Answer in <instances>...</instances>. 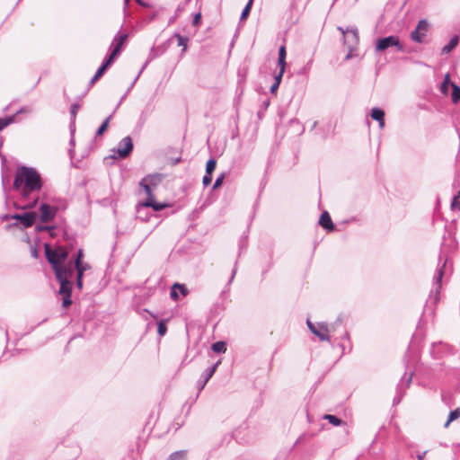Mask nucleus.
<instances>
[{
    "label": "nucleus",
    "mask_w": 460,
    "mask_h": 460,
    "mask_svg": "<svg viewBox=\"0 0 460 460\" xmlns=\"http://www.w3.org/2000/svg\"><path fill=\"white\" fill-rule=\"evenodd\" d=\"M41 188L40 175L34 168L22 166L17 170L13 189L20 191L22 198H28L31 192L40 190Z\"/></svg>",
    "instance_id": "f257e3e1"
},
{
    "label": "nucleus",
    "mask_w": 460,
    "mask_h": 460,
    "mask_svg": "<svg viewBox=\"0 0 460 460\" xmlns=\"http://www.w3.org/2000/svg\"><path fill=\"white\" fill-rule=\"evenodd\" d=\"M45 254L55 273L57 270L63 271L68 268H73L72 261H69L66 264L64 263L68 258V252L61 246H58L56 249H51L49 245L46 244Z\"/></svg>",
    "instance_id": "f03ea898"
},
{
    "label": "nucleus",
    "mask_w": 460,
    "mask_h": 460,
    "mask_svg": "<svg viewBox=\"0 0 460 460\" xmlns=\"http://www.w3.org/2000/svg\"><path fill=\"white\" fill-rule=\"evenodd\" d=\"M58 281L60 284L59 294L62 297V306L66 308L72 304L71 293H72V281L71 279L74 276V268H68L63 271H58L55 273Z\"/></svg>",
    "instance_id": "7ed1b4c3"
},
{
    "label": "nucleus",
    "mask_w": 460,
    "mask_h": 460,
    "mask_svg": "<svg viewBox=\"0 0 460 460\" xmlns=\"http://www.w3.org/2000/svg\"><path fill=\"white\" fill-rule=\"evenodd\" d=\"M391 47L396 48L398 51H404V46L401 43L399 37L396 35L378 38L376 41L375 49L376 52H383Z\"/></svg>",
    "instance_id": "20e7f679"
},
{
    "label": "nucleus",
    "mask_w": 460,
    "mask_h": 460,
    "mask_svg": "<svg viewBox=\"0 0 460 460\" xmlns=\"http://www.w3.org/2000/svg\"><path fill=\"white\" fill-rule=\"evenodd\" d=\"M168 207L166 203L155 202L154 199H147L146 201L139 203L137 207V217L141 221H146V217H142V212L148 208H152L154 211H160Z\"/></svg>",
    "instance_id": "39448f33"
},
{
    "label": "nucleus",
    "mask_w": 460,
    "mask_h": 460,
    "mask_svg": "<svg viewBox=\"0 0 460 460\" xmlns=\"http://www.w3.org/2000/svg\"><path fill=\"white\" fill-rule=\"evenodd\" d=\"M133 143L130 137H123L117 148L113 149L114 157L116 158H126L132 152Z\"/></svg>",
    "instance_id": "423d86ee"
},
{
    "label": "nucleus",
    "mask_w": 460,
    "mask_h": 460,
    "mask_svg": "<svg viewBox=\"0 0 460 460\" xmlns=\"http://www.w3.org/2000/svg\"><path fill=\"white\" fill-rule=\"evenodd\" d=\"M429 23L426 20H420L415 30L411 32V40L417 43H423L426 37V32L428 31Z\"/></svg>",
    "instance_id": "0eeeda50"
},
{
    "label": "nucleus",
    "mask_w": 460,
    "mask_h": 460,
    "mask_svg": "<svg viewBox=\"0 0 460 460\" xmlns=\"http://www.w3.org/2000/svg\"><path fill=\"white\" fill-rule=\"evenodd\" d=\"M11 218L19 221L24 228H29L34 224V222L37 218V214H36V212H25L23 214H13V215H11Z\"/></svg>",
    "instance_id": "6e6552de"
},
{
    "label": "nucleus",
    "mask_w": 460,
    "mask_h": 460,
    "mask_svg": "<svg viewBox=\"0 0 460 460\" xmlns=\"http://www.w3.org/2000/svg\"><path fill=\"white\" fill-rule=\"evenodd\" d=\"M309 330L316 335L321 341H329L328 327L325 323H320L319 328H316L309 320L306 322Z\"/></svg>",
    "instance_id": "1a4fd4ad"
},
{
    "label": "nucleus",
    "mask_w": 460,
    "mask_h": 460,
    "mask_svg": "<svg viewBox=\"0 0 460 460\" xmlns=\"http://www.w3.org/2000/svg\"><path fill=\"white\" fill-rule=\"evenodd\" d=\"M40 220L44 223L49 222L54 219L57 214V208L46 203H42L40 207Z\"/></svg>",
    "instance_id": "9d476101"
},
{
    "label": "nucleus",
    "mask_w": 460,
    "mask_h": 460,
    "mask_svg": "<svg viewBox=\"0 0 460 460\" xmlns=\"http://www.w3.org/2000/svg\"><path fill=\"white\" fill-rule=\"evenodd\" d=\"M128 38V34L124 33L121 35H118L114 38L112 41V46H114L113 50L111 51V55L109 56L108 59H111L112 62L113 59L116 58V56L120 52L121 47L124 44Z\"/></svg>",
    "instance_id": "9b49d317"
},
{
    "label": "nucleus",
    "mask_w": 460,
    "mask_h": 460,
    "mask_svg": "<svg viewBox=\"0 0 460 460\" xmlns=\"http://www.w3.org/2000/svg\"><path fill=\"white\" fill-rule=\"evenodd\" d=\"M139 185L145 190L147 199H154L153 192H152V185L155 186V177L154 176H147L141 180L139 182Z\"/></svg>",
    "instance_id": "f8f14e48"
},
{
    "label": "nucleus",
    "mask_w": 460,
    "mask_h": 460,
    "mask_svg": "<svg viewBox=\"0 0 460 460\" xmlns=\"http://www.w3.org/2000/svg\"><path fill=\"white\" fill-rule=\"evenodd\" d=\"M319 224L322 226L323 228L332 231L334 230V225L332 221V218L327 211H324L319 219Z\"/></svg>",
    "instance_id": "ddd939ff"
},
{
    "label": "nucleus",
    "mask_w": 460,
    "mask_h": 460,
    "mask_svg": "<svg viewBox=\"0 0 460 460\" xmlns=\"http://www.w3.org/2000/svg\"><path fill=\"white\" fill-rule=\"evenodd\" d=\"M112 62L111 61V59H107L103 62V64L97 69L94 75L90 80V82H89L90 86L93 85L99 80V78L103 75L105 70L108 68V66Z\"/></svg>",
    "instance_id": "4468645a"
},
{
    "label": "nucleus",
    "mask_w": 460,
    "mask_h": 460,
    "mask_svg": "<svg viewBox=\"0 0 460 460\" xmlns=\"http://www.w3.org/2000/svg\"><path fill=\"white\" fill-rule=\"evenodd\" d=\"M371 118L379 123V127L383 128L385 127V112L383 110L375 107L371 111Z\"/></svg>",
    "instance_id": "2eb2a0df"
},
{
    "label": "nucleus",
    "mask_w": 460,
    "mask_h": 460,
    "mask_svg": "<svg viewBox=\"0 0 460 460\" xmlns=\"http://www.w3.org/2000/svg\"><path fill=\"white\" fill-rule=\"evenodd\" d=\"M218 364H219V362L216 363L213 367H208L205 370V372L202 375L203 380H202V385L200 386V390H202L205 387L208 381L213 376Z\"/></svg>",
    "instance_id": "dca6fc26"
},
{
    "label": "nucleus",
    "mask_w": 460,
    "mask_h": 460,
    "mask_svg": "<svg viewBox=\"0 0 460 460\" xmlns=\"http://www.w3.org/2000/svg\"><path fill=\"white\" fill-rule=\"evenodd\" d=\"M458 41H459L458 36H454L453 38H451L449 42L443 47L442 54H447V53L451 52L456 47V45L458 44Z\"/></svg>",
    "instance_id": "f3484780"
},
{
    "label": "nucleus",
    "mask_w": 460,
    "mask_h": 460,
    "mask_svg": "<svg viewBox=\"0 0 460 460\" xmlns=\"http://www.w3.org/2000/svg\"><path fill=\"white\" fill-rule=\"evenodd\" d=\"M446 266V261L442 264V266L438 270L437 273L434 276V283L437 285V291L438 292L439 288H441V279L444 275V268Z\"/></svg>",
    "instance_id": "a211bd4d"
},
{
    "label": "nucleus",
    "mask_w": 460,
    "mask_h": 460,
    "mask_svg": "<svg viewBox=\"0 0 460 460\" xmlns=\"http://www.w3.org/2000/svg\"><path fill=\"white\" fill-rule=\"evenodd\" d=\"M173 37L176 38L178 46L182 47V52H185L187 49L189 39L179 33H175Z\"/></svg>",
    "instance_id": "6ab92c4d"
},
{
    "label": "nucleus",
    "mask_w": 460,
    "mask_h": 460,
    "mask_svg": "<svg viewBox=\"0 0 460 460\" xmlns=\"http://www.w3.org/2000/svg\"><path fill=\"white\" fill-rule=\"evenodd\" d=\"M187 458V451L186 450H180L172 453L167 460H186Z\"/></svg>",
    "instance_id": "aec40b11"
},
{
    "label": "nucleus",
    "mask_w": 460,
    "mask_h": 460,
    "mask_svg": "<svg viewBox=\"0 0 460 460\" xmlns=\"http://www.w3.org/2000/svg\"><path fill=\"white\" fill-rule=\"evenodd\" d=\"M286 56H287L286 48H285V46H281L279 50V61H278L279 66L286 67Z\"/></svg>",
    "instance_id": "412c9836"
},
{
    "label": "nucleus",
    "mask_w": 460,
    "mask_h": 460,
    "mask_svg": "<svg viewBox=\"0 0 460 460\" xmlns=\"http://www.w3.org/2000/svg\"><path fill=\"white\" fill-rule=\"evenodd\" d=\"M451 84L452 83L450 82V75L449 74H447L440 86V91L443 94L447 95L448 93V88L449 85H451Z\"/></svg>",
    "instance_id": "4be33fe9"
},
{
    "label": "nucleus",
    "mask_w": 460,
    "mask_h": 460,
    "mask_svg": "<svg viewBox=\"0 0 460 460\" xmlns=\"http://www.w3.org/2000/svg\"><path fill=\"white\" fill-rule=\"evenodd\" d=\"M212 350L217 353H224L226 350V343L225 341H217L212 344Z\"/></svg>",
    "instance_id": "5701e85b"
},
{
    "label": "nucleus",
    "mask_w": 460,
    "mask_h": 460,
    "mask_svg": "<svg viewBox=\"0 0 460 460\" xmlns=\"http://www.w3.org/2000/svg\"><path fill=\"white\" fill-rule=\"evenodd\" d=\"M80 109V105L78 103H74L72 104L71 106V109H70V114H71V128H73L75 127V118H76V114L78 112Z\"/></svg>",
    "instance_id": "b1692460"
},
{
    "label": "nucleus",
    "mask_w": 460,
    "mask_h": 460,
    "mask_svg": "<svg viewBox=\"0 0 460 460\" xmlns=\"http://www.w3.org/2000/svg\"><path fill=\"white\" fill-rule=\"evenodd\" d=\"M451 86L453 88L452 102L457 103L460 101V86L455 84H451Z\"/></svg>",
    "instance_id": "393cba45"
},
{
    "label": "nucleus",
    "mask_w": 460,
    "mask_h": 460,
    "mask_svg": "<svg viewBox=\"0 0 460 460\" xmlns=\"http://www.w3.org/2000/svg\"><path fill=\"white\" fill-rule=\"evenodd\" d=\"M323 419L327 420L333 426H340L342 423V420L335 415L326 414L323 416Z\"/></svg>",
    "instance_id": "a878e982"
},
{
    "label": "nucleus",
    "mask_w": 460,
    "mask_h": 460,
    "mask_svg": "<svg viewBox=\"0 0 460 460\" xmlns=\"http://www.w3.org/2000/svg\"><path fill=\"white\" fill-rule=\"evenodd\" d=\"M459 417H460V409H456V410L450 411L448 420L445 423V427L447 428L451 421L456 420Z\"/></svg>",
    "instance_id": "bb28decb"
},
{
    "label": "nucleus",
    "mask_w": 460,
    "mask_h": 460,
    "mask_svg": "<svg viewBox=\"0 0 460 460\" xmlns=\"http://www.w3.org/2000/svg\"><path fill=\"white\" fill-rule=\"evenodd\" d=\"M14 120V116H9L4 119H0V130L4 129L8 125L13 123Z\"/></svg>",
    "instance_id": "cd10ccee"
},
{
    "label": "nucleus",
    "mask_w": 460,
    "mask_h": 460,
    "mask_svg": "<svg viewBox=\"0 0 460 460\" xmlns=\"http://www.w3.org/2000/svg\"><path fill=\"white\" fill-rule=\"evenodd\" d=\"M111 116H109L103 122L102 124L99 127V128L97 129L96 131V137H99V136H102L104 131L107 129L108 126H109V122L111 120Z\"/></svg>",
    "instance_id": "c85d7f7f"
},
{
    "label": "nucleus",
    "mask_w": 460,
    "mask_h": 460,
    "mask_svg": "<svg viewBox=\"0 0 460 460\" xmlns=\"http://www.w3.org/2000/svg\"><path fill=\"white\" fill-rule=\"evenodd\" d=\"M217 162L215 159L211 158L207 162L206 164V172L207 174H212L214 170L216 169Z\"/></svg>",
    "instance_id": "c756f323"
},
{
    "label": "nucleus",
    "mask_w": 460,
    "mask_h": 460,
    "mask_svg": "<svg viewBox=\"0 0 460 460\" xmlns=\"http://www.w3.org/2000/svg\"><path fill=\"white\" fill-rule=\"evenodd\" d=\"M451 208L453 210H460V190L454 196L451 202Z\"/></svg>",
    "instance_id": "7c9ffc66"
},
{
    "label": "nucleus",
    "mask_w": 460,
    "mask_h": 460,
    "mask_svg": "<svg viewBox=\"0 0 460 460\" xmlns=\"http://www.w3.org/2000/svg\"><path fill=\"white\" fill-rule=\"evenodd\" d=\"M74 270H76V274H79L80 271L82 272V276H84V271L90 269V265L88 263H83L81 262L78 265L73 266Z\"/></svg>",
    "instance_id": "2f4dec72"
},
{
    "label": "nucleus",
    "mask_w": 460,
    "mask_h": 460,
    "mask_svg": "<svg viewBox=\"0 0 460 460\" xmlns=\"http://www.w3.org/2000/svg\"><path fill=\"white\" fill-rule=\"evenodd\" d=\"M253 0H249L246 4L245 7L243 8L242 13H241V20H245L247 16L249 15V13L251 11L252 5Z\"/></svg>",
    "instance_id": "473e14b6"
},
{
    "label": "nucleus",
    "mask_w": 460,
    "mask_h": 460,
    "mask_svg": "<svg viewBox=\"0 0 460 460\" xmlns=\"http://www.w3.org/2000/svg\"><path fill=\"white\" fill-rule=\"evenodd\" d=\"M348 38L351 37L352 44H357L358 42V33L357 30L348 31Z\"/></svg>",
    "instance_id": "72a5a7b5"
},
{
    "label": "nucleus",
    "mask_w": 460,
    "mask_h": 460,
    "mask_svg": "<svg viewBox=\"0 0 460 460\" xmlns=\"http://www.w3.org/2000/svg\"><path fill=\"white\" fill-rule=\"evenodd\" d=\"M167 332V327L164 321H160L157 326V332L160 336H164Z\"/></svg>",
    "instance_id": "f704fd0d"
},
{
    "label": "nucleus",
    "mask_w": 460,
    "mask_h": 460,
    "mask_svg": "<svg viewBox=\"0 0 460 460\" xmlns=\"http://www.w3.org/2000/svg\"><path fill=\"white\" fill-rule=\"evenodd\" d=\"M174 288H177V290H179L183 296H188L189 290L187 289L185 285L174 283Z\"/></svg>",
    "instance_id": "c9c22d12"
},
{
    "label": "nucleus",
    "mask_w": 460,
    "mask_h": 460,
    "mask_svg": "<svg viewBox=\"0 0 460 460\" xmlns=\"http://www.w3.org/2000/svg\"><path fill=\"white\" fill-rule=\"evenodd\" d=\"M224 178H225V174H224V173H222L221 175H219V176L216 179V181H215V182H214V184H213V190H216V189H217L218 187H220V186L222 185L223 181H224Z\"/></svg>",
    "instance_id": "e433bc0d"
},
{
    "label": "nucleus",
    "mask_w": 460,
    "mask_h": 460,
    "mask_svg": "<svg viewBox=\"0 0 460 460\" xmlns=\"http://www.w3.org/2000/svg\"><path fill=\"white\" fill-rule=\"evenodd\" d=\"M170 297L173 301H177L179 299L178 290L177 288H174V284L171 288Z\"/></svg>",
    "instance_id": "4c0bfd02"
},
{
    "label": "nucleus",
    "mask_w": 460,
    "mask_h": 460,
    "mask_svg": "<svg viewBox=\"0 0 460 460\" xmlns=\"http://www.w3.org/2000/svg\"><path fill=\"white\" fill-rule=\"evenodd\" d=\"M285 68L284 66H279V72L278 75H275L274 79H275V83H278L279 84H280L281 82V79H282V76H283V74L285 72Z\"/></svg>",
    "instance_id": "58836bf2"
},
{
    "label": "nucleus",
    "mask_w": 460,
    "mask_h": 460,
    "mask_svg": "<svg viewBox=\"0 0 460 460\" xmlns=\"http://www.w3.org/2000/svg\"><path fill=\"white\" fill-rule=\"evenodd\" d=\"M212 181V177H211V174H205L203 176V179H202V183L204 186H208L211 183Z\"/></svg>",
    "instance_id": "ea45409f"
},
{
    "label": "nucleus",
    "mask_w": 460,
    "mask_h": 460,
    "mask_svg": "<svg viewBox=\"0 0 460 460\" xmlns=\"http://www.w3.org/2000/svg\"><path fill=\"white\" fill-rule=\"evenodd\" d=\"M83 258V250L79 249L76 254V257L75 259V265H78L82 262Z\"/></svg>",
    "instance_id": "a19ab883"
},
{
    "label": "nucleus",
    "mask_w": 460,
    "mask_h": 460,
    "mask_svg": "<svg viewBox=\"0 0 460 460\" xmlns=\"http://www.w3.org/2000/svg\"><path fill=\"white\" fill-rule=\"evenodd\" d=\"M76 287L79 289H82L83 288V276L81 271L79 274H76Z\"/></svg>",
    "instance_id": "79ce46f5"
},
{
    "label": "nucleus",
    "mask_w": 460,
    "mask_h": 460,
    "mask_svg": "<svg viewBox=\"0 0 460 460\" xmlns=\"http://www.w3.org/2000/svg\"><path fill=\"white\" fill-rule=\"evenodd\" d=\"M183 8L181 7V6H178L176 11H175V14L170 19V23L173 22L177 17L179 16V14L182 12Z\"/></svg>",
    "instance_id": "37998d69"
},
{
    "label": "nucleus",
    "mask_w": 460,
    "mask_h": 460,
    "mask_svg": "<svg viewBox=\"0 0 460 460\" xmlns=\"http://www.w3.org/2000/svg\"><path fill=\"white\" fill-rule=\"evenodd\" d=\"M200 19H201V14H200V13H196V14H195V16H194V18H193V22H192L193 25H194V26L199 25V22H200Z\"/></svg>",
    "instance_id": "c03bdc74"
},
{
    "label": "nucleus",
    "mask_w": 460,
    "mask_h": 460,
    "mask_svg": "<svg viewBox=\"0 0 460 460\" xmlns=\"http://www.w3.org/2000/svg\"><path fill=\"white\" fill-rule=\"evenodd\" d=\"M37 202H38V199H35L31 204H28V205L22 207V208H23V209L32 208L36 206ZM16 208H20L19 207H16Z\"/></svg>",
    "instance_id": "a18cd8bd"
},
{
    "label": "nucleus",
    "mask_w": 460,
    "mask_h": 460,
    "mask_svg": "<svg viewBox=\"0 0 460 460\" xmlns=\"http://www.w3.org/2000/svg\"><path fill=\"white\" fill-rule=\"evenodd\" d=\"M236 271H237V263L235 262L234 268V270H233V271H232L231 278H230V279H229V283H231V282L234 280V276H235V274H236Z\"/></svg>",
    "instance_id": "49530a36"
},
{
    "label": "nucleus",
    "mask_w": 460,
    "mask_h": 460,
    "mask_svg": "<svg viewBox=\"0 0 460 460\" xmlns=\"http://www.w3.org/2000/svg\"><path fill=\"white\" fill-rule=\"evenodd\" d=\"M279 84L278 83H275L270 86V93H274L277 89L279 88Z\"/></svg>",
    "instance_id": "de8ad7c7"
},
{
    "label": "nucleus",
    "mask_w": 460,
    "mask_h": 460,
    "mask_svg": "<svg viewBox=\"0 0 460 460\" xmlns=\"http://www.w3.org/2000/svg\"><path fill=\"white\" fill-rule=\"evenodd\" d=\"M351 57H352V55H351V47H349V52L345 57V60H349V58H351Z\"/></svg>",
    "instance_id": "09e8293b"
},
{
    "label": "nucleus",
    "mask_w": 460,
    "mask_h": 460,
    "mask_svg": "<svg viewBox=\"0 0 460 460\" xmlns=\"http://www.w3.org/2000/svg\"><path fill=\"white\" fill-rule=\"evenodd\" d=\"M31 255L35 258L38 256V252L36 248L31 250Z\"/></svg>",
    "instance_id": "8fccbe9b"
},
{
    "label": "nucleus",
    "mask_w": 460,
    "mask_h": 460,
    "mask_svg": "<svg viewBox=\"0 0 460 460\" xmlns=\"http://www.w3.org/2000/svg\"><path fill=\"white\" fill-rule=\"evenodd\" d=\"M23 111L29 112L30 110L28 108L24 107V108H22L20 111H18L17 113H21V112H23Z\"/></svg>",
    "instance_id": "3c124183"
},
{
    "label": "nucleus",
    "mask_w": 460,
    "mask_h": 460,
    "mask_svg": "<svg viewBox=\"0 0 460 460\" xmlns=\"http://www.w3.org/2000/svg\"><path fill=\"white\" fill-rule=\"evenodd\" d=\"M9 219H12L11 218V215H5V216L3 217V220H4V221H7Z\"/></svg>",
    "instance_id": "603ef678"
},
{
    "label": "nucleus",
    "mask_w": 460,
    "mask_h": 460,
    "mask_svg": "<svg viewBox=\"0 0 460 460\" xmlns=\"http://www.w3.org/2000/svg\"><path fill=\"white\" fill-rule=\"evenodd\" d=\"M426 452H423L421 455H418V460H422Z\"/></svg>",
    "instance_id": "864d4df0"
},
{
    "label": "nucleus",
    "mask_w": 460,
    "mask_h": 460,
    "mask_svg": "<svg viewBox=\"0 0 460 460\" xmlns=\"http://www.w3.org/2000/svg\"><path fill=\"white\" fill-rule=\"evenodd\" d=\"M142 217L146 218V221L148 220V217L146 216V210L142 212Z\"/></svg>",
    "instance_id": "5fc2aeb1"
},
{
    "label": "nucleus",
    "mask_w": 460,
    "mask_h": 460,
    "mask_svg": "<svg viewBox=\"0 0 460 460\" xmlns=\"http://www.w3.org/2000/svg\"><path fill=\"white\" fill-rule=\"evenodd\" d=\"M198 385H199V388L200 389V386L202 385V380L198 381Z\"/></svg>",
    "instance_id": "6e6d98bb"
},
{
    "label": "nucleus",
    "mask_w": 460,
    "mask_h": 460,
    "mask_svg": "<svg viewBox=\"0 0 460 460\" xmlns=\"http://www.w3.org/2000/svg\"><path fill=\"white\" fill-rule=\"evenodd\" d=\"M181 161V158H177L175 159V161L173 162V164H176L177 163H179Z\"/></svg>",
    "instance_id": "4d7b16f0"
},
{
    "label": "nucleus",
    "mask_w": 460,
    "mask_h": 460,
    "mask_svg": "<svg viewBox=\"0 0 460 460\" xmlns=\"http://www.w3.org/2000/svg\"><path fill=\"white\" fill-rule=\"evenodd\" d=\"M128 2H129V0H124L125 6L128 5Z\"/></svg>",
    "instance_id": "13d9d810"
},
{
    "label": "nucleus",
    "mask_w": 460,
    "mask_h": 460,
    "mask_svg": "<svg viewBox=\"0 0 460 460\" xmlns=\"http://www.w3.org/2000/svg\"><path fill=\"white\" fill-rule=\"evenodd\" d=\"M411 376L409 377V379L407 381L408 385L411 383Z\"/></svg>",
    "instance_id": "bf43d9fd"
},
{
    "label": "nucleus",
    "mask_w": 460,
    "mask_h": 460,
    "mask_svg": "<svg viewBox=\"0 0 460 460\" xmlns=\"http://www.w3.org/2000/svg\"><path fill=\"white\" fill-rule=\"evenodd\" d=\"M302 439V437L298 438L296 443H298Z\"/></svg>",
    "instance_id": "052dcab7"
},
{
    "label": "nucleus",
    "mask_w": 460,
    "mask_h": 460,
    "mask_svg": "<svg viewBox=\"0 0 460 460\" xmlns=\"http://www.w3.org/2000/svg\"><path fill=\"white\" fill-rule=\"evenodd\" d=\"M137 2H138L139 4H141V1H140V0H137Z\"/></svg>",
    "instance_id": "680f3d73"
}]
</instances>
